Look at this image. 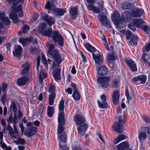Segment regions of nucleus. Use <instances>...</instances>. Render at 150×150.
I'll list each match as a JSON object with an SVG mask.
<instances>
[{"instance_id": "1", "label": "nucleus", "mask_w": 150, "mask_h": 150, "mask_svg": "<svg viewBox=\"0 0 150 150\" xmlns=\"http://www.w3.org/2000/svg\"><path fill=\"white\" fill-rule=\"evenodd\" d=\"M46 45L48 47L49 54L53 57L56 61H54L52 65V69H55L53 72V76L56 81L59 80L61 79V69L59 68V64L62 61L61 56L57 51L54 49L53 44L47 42Z\"/></svg>"}, {"instance_id": "2", "label": "nucleus", "mask_w": 150, "mask_h": 150, "mask_svg": "<svg viewBox=\"0 0 150 150\" xmlns=\"http://www.w3.org/2000/svg\"><path fill=\"white\" fill-rule=\"evenodd\" d=\"M8 124L6 129L8 131V134L10 137L13 139H17L19 137V134L18 131L16 124L17 123V117L14 115L13 118L12 115H10L7 120Z\"/></svg>"}, {"instance_id": "3", "label": "nucleus", "mask_w": 150, "mask_h": 150, "mask_svg": "<svg viewBox=\"0 0 150 150\" xmlns=\"http://www.w3.org/2000/svg\"><path fill=\"white\" fill-rule=\"evenodd\" d=\"M74 120L76 125H80L77 127L79 133L81 136H83L88 127V125L85 123L84 118L81 115L78 114L75 115Z\"/></svg>"}, {"instance_id": "4", "label": "nucleus", "mask_w": 150, "mask_h": 150, "mask_svg": "<svg viewBox=\"0 0 150 150\" xmlns=\"http://www.w3.org/2000/svg\"><path fill=\"white\" fill-rule=\"evenodd\" d=\"M52 34L53 36L51 38L54 42L55 44H57V45L60 47L63 46L64 40L59 32L57 31L54 30Z\"/></svg>"}, {"instance_id": "5", "label": "nucleus", "mask_w": 150, "mask_h": 150, "mask_svg": "<svg viewBox=\"0 0 150 150\" xmlns=\"http://www.w3.org/2000/svg\"><path fill=\"white\" fill-rule=\"evenodd\" d=\"M24 1V0H7L8 3H12V10L16 12H18L21 10L22 6L21 4H19L16 8L15 6L19 3H23Z\"/></svg>"}, {"instance_id": "6", "label": "nucleus", "mask_w": 150, "mask_h": 150, "mask_svg": "<svg viewBox=\"0 0 150 150\" xmlns=\"http://www.w3.org/2000/svg\"><path fill=\"white\" fill-rule=\"evenodd\" d=\"M110 80V77L108 76L99 77L97 79V82L101 86L105 88H108L109 86Z\"/></svg>"}, {"instance_id": "7", "label": "nucleus", "mask_w": 150, "mask_h": 150, "mask_svg": "<svg viewBox=\"0 0 150 150\" xmlns=\"http://www.w3.org/2000/svg\"><path fill=\"white\" fill-rule=\"evenodd\" d=\"M147 77L144 75H141L132 78L131 81L134 83L137 84H144L146 81Z\"/></svg>"}, {"instance_id": "8", "label": "nucleus", "mask_w": 150, "mask_h": 150, "mask_svg": "<svg viewBox=\"0 0 150 150\" xmlns=\"http://www.w3.org/2000/svg\"><path fill=\"white\" fill-rule=\"evenodd\" d=\"M55 90V86L53 84H50L49 88V92L51 93L49 97V104L50 105H53L54 103L55 97V93L54 92Z\"/></svg>"}, {"instance_id": "9", "label": "nucleus", "mask_w": 150, "mask_h": 150, "mask_svg": "<svg viewBox=\"0 0 150 150\" xmlns=\"http://www.w3.org/2000/svg\"><path fill=\"white\" fill-rule=\"evenodd\" d=\"M102 13L99 14L98 16L99 17V20L102 25L106 26H109L110 28H111V26L110 24V22L107 17L106 15L105 14L103 15Z\"/></svg>"}, {"instance_id": "10", "label": "nucleus", "mask_w": 150, "mask_h": 150, "mask_svg": "<svg viewBox=\"0 0 150 150\" xmlns=\"http://www.w3.org/2000/svg\"><path fill=\"white\" fill-rule=\"evenodd\" d=\"M103 3L102 2L101 4L98 7H95L93 5L90 4L88 5L87 7L89 11H92L94 13H98L100 11L105 9V8H103Z\"/></svg>"}, {"instance_id": "11", "label": "nucleus", "mask_w": 150, "mask_h": 150, "mask_svg": "<svg viewBox=\"0 0 150 150\" xmlns=\"http://www.w3.org/2000/svg\"><path fill=\"white\" fill-rule=\"evenodd\" d=\"M102 101L97 100V103L99 108H106L108 107V104L106 102V97L105 95L103 94L100 96Z\"/></svg>"}, {"instance_id": "12", "label": "nucleus", "mask_w": 150, "mask_h": 150, "mask_svg": "<svg viewBox=\"0 0 150 150\" xmlns=\"http://www.w3.org/2000/svg\"><path fill=\"white\" fill-rule=\"evenodd\" d=\"M144 12V11L143 9L137 8L132 11L130 15L134 17H140L142 16Z\"/></svg>"}, {"instance_id": "13", "label": "nucleus", "mask_w": 150, "mask_h": 150, "mask_svg": "<svg viewBox=\"0 0 150 150\" xmlns=\"http://www.w3.org/2000/svg\"><path fill=\"white\" fill-rule=\"evenodd\" d=\"M37 131V128L34 126H32L27 128L25 130L24 134L28 137L33 136Z\"/></svg>"}, {"instance_id": "14", "label": "nucleus", "mask_w": 150, "mask_h": 150, "mask_svg": "<svg viewBox=\"0 0 150 150\" xmlns=\"http://www.w3.org/2000/svg\"><path fill=\"white\" fill-rule=\"evenodd\" d=\"M64 101L63 100H62L59 102L58 105L59 112L58 118H64Z\"/></svg>"}, {"instance_id": "15", "label": "nucleus", "mask_w": 150, "mask_h": 150, "mask_svg": "<svg viewBox=\"0 0 150 150\" xmlns=\"http://www.w3.org/2000/svg\"><path fill=\"white\" fill-rule=\"evenodd\" d=\"M58 125L57 129L58 134H61L62 133L64 130V128L62 126L65 123L64 118H58Z\"/></svg>"}, {"instance_id": "16", "label": "nucleus", "mask_w": 150, "mask_h": 150, "mask_svg": "<svg viewBox=\"0 0 150 150\" xmlns=\"http://www.w3.org/2000/svg\"><path fill=\"white\" fill-rule=\"evenodd\" d=\"M98 74L99 75H104L107 74L108 71V69L105 66H99L98 65L96 67Z\"/></svg>"}, {"instance_id": "17", "label": "nucleus", "mask_w": 150, "mask_h": 150, "mask_svg": "<svg viewBox=\"0 0 150 150\" xmlns=\"http://www.w3.org/2000/svg\"><path fill=\"white\" fill-rule=\"evenodd\" d=\"M93 58L94 59L96 63V67H97L99 65L101 64L103 62V57L102 55L100 54H95L92 53Z\"/></svg>"}, {"instance_id": "18", "label": "nucleus", "mask_w": 150, "mask_h": 150, "mask_svg": "<svg viewBox=\"0 0 150 150\" xmlns=\"http://www.w3.org/2000/svg\"><path fill=\"white\" fill-rule=\"evenodd\" d=\"M122 125V124L120 123L119 122H116L112 125V128L118 133H122L123 131Z\"/></svg>"}, {"instance_id": "19", "label": "nucleus", "mask_w": 150, "mask_h": 150, "mask_svg": "<svg viewBox=\"0 0 150 150\" xmlns=\"http://www.w3.org/2000/svg\"><path fill=\"white\" fill-rule=\"evenodd\" d=\"M126 62L132 71H137V68L136 64L133 60L131 59H127Z\"/></svg>"}, {"instance_id": "20", "label": "nucleus", "mask_w": 150, "mask_h": 150, "mask_svg": "<svg viewBox=\"0 0 150 150\" xmlns=\"http://www.w3.org/2000/svg\"><path fill=\"white\" fill-rule=\"evenodd\" d=\"M120 96L119 90H115L114 91L113 94L112 96V98L113 102L114 104L117 105L118 103L119 100Z\"/></svg>"}, {"instance_id": "21", "label": "nucleus", "mask_w": 150, "mask_h": 150, "mask_svg": "<svg viewBox=\"0 0 150 150\" xmlns=\"http://www.w3.org/2000/svg\"><path fill=\"white\" fill-rule=\"evenodd\" d=\"M78 8L76 7H71L69 9V13L72 18H75L78 15Z\"/></svg>"}, {"instance_id": "22", "label": "nucleus", "mask_w": 150, "mask_h": 150, "mask_svg": "<svg viewBox=\"0 0 150 150\" xmlns=\"http://www.w3.org/2000/svg\"><path fill=\"white\" fill-rule=\"evenodd\" d=\"M0 20L2 23L6 25H8L10 22L8 18L5 16L4 13L1 12H0Z\"/></svg>"}, {"instance_id": "23", "label": "nucleus", "mask_w": 150, "mask_h": 150, "mask_svg": "<svg viewBox=\"0 0 150 150\" xmlns=\"http://www.w3.org/2000/svg\"><path fill=\"white\" fill-rule=\"evenodd\" d=\"M55 0H48L45 4V8L48 10H53L55 7Z\"/></svg>"}, {"instance_id": "24", "label": "nucleus", "mask_w": 150, "mask_h": 150, "mask_svg": "<svg viewBox=\"0 0 150 150\" xmlns=\"http://www.w3.org/2000/svg\"><path fill=\"white\" fill-rule=\"evenodd\" d=\"M33 38L30 37L26 38H21L19 39V41L20 43L22 44L24 46L27 45L33 41Z\"/></svg>"}, {"instance_id": "25", "label": "nucleus", "mask_w": 150, "mask_h": 150, "mask_svg": "<svg viewBox=\"0 0 150 150\" xmlns=\"http://www.w3.org/2000/svg\"><path fill=\"white\" fill-rule=\"evenodd\" d=\"M42 18L47 22L50 26H51L52 24H54L55 21V19L54 18L49 16L47 14L43 16Z\"/></svg>"}, {"instance_id": "26", "label": "nucleus", "mask_w": 150, "mask_h": 150, "mask_svg": "<svg viewBox=\"0 0 150 150\" xmlns=\"http://www.w3.org/2000/svg\"><path fill=\"white\" fill-rule=\"evenodd\" d=\"M129 147V145L127 142H122L117 146L116 148L118 150H126Z\"/></svg>"}, {"instance_id": "27", "label": "nucleus", "mask_w": 150, "mask_h": 150, "mask_svg": "<svg viewBox=\"0 0 150 150\" xmlns=\"http://www.w3.org/2000/svg\"><path fill=\"white\" fill-rule=\"evenodd\" d=\"M53 31H52V28H49L45 30L41 34L43 35L52 38L53 36Z\"/></svg>"}, {"instance_id": "28", "label": "nucleus", "mask_w": 150, "mask_h": 150, "mask_svg": "<svg viewBox=\"0 0 150 150\" xmlns=\"http://www.w3.org/2000/svg\"><path fill=\"white\" fill-rule=\"evenodd\" d=\"M54 14L56 16H60L63 15L66 11L65 9L61 8H57L54 10Z\"/></svg>"}, {"instance_id": "29", "label": "nucleus", "mask_w": 150, "mask_h": 150, "mask_svg": "<svg viewBox=\"0 0 150 150\" xmlns=\"http://www.w3.org/2000/svg\"><path fill=\"white\" fill-rule=\"evenodd\" d=\"M124 17V16L120 17L119 13L117 11H114L113 14H112V19L114 23H115L117 21L119 20L122 18Z\"/></svg>"}, {"instance_id": "30", "label": "nucleus", "mask_w": 150, "mask_h": 150, "mask_svg": "<svg viewBox=\"0 0 150 150\" xmlns=\"http://www.w3.org/2000/svg\"><path fill=\"white\" fill-rule=\"evenodd\" d=\"M124 17L122 18V19H120L119 20L116 22L115 23H114V24L116 25L117 27L118 28H122L123 27L126 25L125 23L124 20Z\"/></svg>"}, {"instance_id": "31", "label": "nucleus", "mask_w": 150, "mask_h": 150, "mask_svg": "<svg viewBox=\"0 0 150 150\" xmlns=\"http://www.w3.org/2000/svg\"><path fill=\"white\" fill-rule=\"evenodd\" d=\"M22 48L19 45L16 46L14 50L13 51V53L14 55L19 56L21 54Z\"/></svg>"}, {"instance_id": "32", "label": "nucleus", "mask_w": 150, "mask_h": 150, "mask_svg": "<svg viewBox=\"0 0 150 150\" xmlns=\"http://www.w3.org/2000/svg\"><path fill=\"white\" fill-rule=\"evenodd\" d=\"M28 80V78L25 76H23L18 79L17 80V83L19 86L24 85Z\"/></svg>"}, {"instance_id": "33", "label": "nucleus", "mask_w": 150, "mask_h": 150, "mask_svg": "<svg viewBox=\"0 0 150 150\" xmlns=\"http://www.w3.org/2000/svg\"><path fill=\"white\" fill-rule=\"evenodd\" d=\"M134 7L133 4L128 2H124L122 5V7L124 9H131Z\"/></svg>"}, {"instance_id": "34", "label": "nucleus", "mask_w": 150, "mask_h": 150, "mask_svg": "<svg viewBox=\"0 0 150 150\" xmlns=\"http://www.w3.org/2000/svg\"><path fill=\"white\" fill-rule=\"evenodd\" d=\"M9 17L15 23H17L18 22L17 14L13 12H11L9 14Z\"/></svg>"}, {"instance_id": "35", "label": "nucleus", "mask_w": 150, "mask_h": 150, "mask_svg": "<svg viewBox=\"0 0 150 150\" xmlns=\"http://www.w3.org/2000/svg\"><path fill=\"white\" fill-rule=\"evenodd\" d=\"M138 40L137 37L136 35H132L130 37V41H129V43L132 45H137Z\"/></svg>"}, {"instance_id": "36", "label": "nucleus", "mask_w": 150, "mask_h": 150, "mask_svg": "<svg viewBox=\"0 0 150 150\" xmlns=\"http://www.w3.org/2000/svg\"><path fill=\"white\" fill-rule=\"evenodd\" d=\"M144 22V21L141 19H135L133 21L136 27L138 28L140 27Z\"/></svg>"}, {"instance_id": "37", "label": "nucleus", "mask_w": 150, "mask_h": 150, "mask_svg": "<svg viewBox=\"0 0 150 150\" xmlns=\"http://www.w3.org/2000/svg\"><path fill=\"white\" fill-rule=\"evenodd\" d=\"M23 67L24 69L22 71V73L23 75H25L28 72L30 65L28 63H26L23 65Z\"/></svg>"}, {"instance_id": "38", "label": "nucleus", "mask_w": 150, "mask_h": 150, "mask_svg": "<svg viewBox=\"0 0 150 150\" xmlns=\"http://www.w3.org/2000/svg\"><path fill=\"white\" fill-rule=\"evenodd\" d=\"M126 138V137L125 135L122 134H120L119 135L116 139L114 140V143L117 144Z\"/></svg>"}, {"instance_id": "39", "label": "nucleus", "mask_w": 150, "mask_h": 150, "mask_svg": "<svg viewBox=\"0 0 150 150\" xmlns=\"http://www.w3.org/2000/svg\"><path fill=\"white\" fill-rule=\"evenodd\" d=\"M54 109L52 107L48 106L47 108V114L49 117H51L53 115L54 112Z\"/></svg>"}, {"instance_id": "40", "label": "nucleus", "mask_w": 150, "mask_h": 150, "mask_svg": "<svg viewBox=\"0 0 150 150\" xmlns=\"http://www.w3.org/2000/svg\"><path fill=\"white\" fill-rule=\"evenodd\" d=\"M10 109L11 110H13L14 113V115H16V113L17 111V108L15 102L13 101H11L10 106Z\"/></svg>"}, {"instance_id": "41", "label": "nucleus", "mask_w": 150, "mask_h": 150, "mask_svg": "<svg viewBox=\"0 0 150 150\" xmlns=\"http://www.w3.org/2000/svg\"><path fill=\"white\" fill-rule=\"evenodd\" d=\"M147 135L146 132H141L139 134V138L141 142L144 140L146 137Z\"/></svg>"}, {"instance_id": "42", "label": "nucleus", "mask_w": 150, "mask_h": 150, "mask_svg": "<svg viewBox=\"0 0 150 150\" xmlns=\"http://www.w3.org/2000/svg\"><path fill=\"white\" fill-rule=\"evenodd\" d=\"M84 47L88 51L91 52H93L96 50L95 48L88 43L84 44Z\"/></svg>"}, {"instance_id": "43", "label": "nucleus", "mask_w": 150, "mask_h": 150, "mask_svg": "<svg viewBox=\"0 0 150 150\" xmlns=\"http://www.w3.org/2000/svg\"><path fill=\"white\" fill-rule=\"evenodd\" d=\"M72 96L75 100H77L80 99V96L77 90L74 91Z\"/></svg>"}, {"instance_id": "44", "label": "nucleus", "mask_w": 150, "mask_h": 150, "mask_svg": "<svg viewBox=\"0 0 150 150\" xmlns=\"http://www.w3.org/2000/svg\"><path fill=\"white\" fill-rule=\"evenodd\" d=\"M16 140H15L14 141V142L17 144H20L23 145L25 144V140L21 138L20 136Z\"/></svg>"}, {"instance_id": "45", "label": "nucleus", "mask_w": 150, "mask_h": 150, "mask_svg": "<svg viewBox=\"0 0 150 150\" xmlns=\"http://www.w3.org/2000/svg\"><path fill=\"white\" fill-rule=\"evenodd\" d=\"M66 139V135L65 133H64L59 137V139L60 140V142H61V143H63L64 144H65Z\"/></svg>"}, {"instance_id": "46", "label": "nucleus", "mask_w": 150, "mask_h": 150, "mask_svg": "<svg viewBox=\"0 0 150 150\" xmlns=\"http://www.w3.org/2000/svg\"><path fill=\"white\" fill-rule=\"evenodd\" d=\"M39 78L40 81H42L47 76L46 74L43 71H40L38 74Z\"/></svg>"}, {"instance_id": "47", "label": "nucleus", "mask_w": 150, "mask_h": 150, "mask_svg": "<svg viewBox=\"0 0 150 150\" xmlns=\"http://www.w3.org/2000/svg\"><path fill=\"white\" fill-rule=\"evenodd\" d=\"M42 63L45 65L46 68H48V65L45 56L43 54H42Z\"/></svg>"}, {"instance_id": "48", "label": "nucleus", "mask_w": 150, "mask_h": 150, "mask_svg": "<svg viewBox=\"0 0 150 150\" xmlns=\"http://www.w3.org/2000/svg\"><path fill=\"white\" fill-rule=\"evenodd\" d=\"M47 25L46 23H42L40 25L38 30L39 32L41 33L45 30L44 29L47 27Z\"/></svg>"}, {"instance_id": "49", "label": "nucleus", "mask_w": 150, "mask_h": 150, "mask_svg": "<svg viewBox=\"0 0 150 150\" xmlns=\"http://www.w3.org/2000/svg\"><path fill=\"white\" fill-rule=\"evenodd\" d=\"M125 120L126 118L125 115H123V117L120 116L119 117L118 122L120 123H121V124L123 125L124 124Z\"/></svg>"}, {"instance_id": "50", "label": "nucleus", "mask_w": 150, "mask_h": 150, "mask_svg": "<svg viewBox=\"0 0 150 150\" xmlns=\"http://www.w3.org/2000/svg\"><path fill=\"white\" fill-rule=\"evenodd\" d=\"M143 29L147 33H150V27L147 25H143L142 27Z\"/></svg>"}, {"instance_id": "51", "label": "nucleus", "mask_w": 150, "mask_h": 150, "mask_svg": "<svg viewBox=\"0 0 150 150\" xmlns=\"http://www.w3.org/2000/svg\"><path fill=\"white\" fill-rule=\"evenodd\" d=\"M107 59L108 61H111L115 59L114 54H108L107 55Z\"/></svg>"}, {"instance_id": "52", "label": "nucleus", "mask_w": 150, "mask_h": 150, "mask_svg": "<svg viewBox=\"0 0 150 150\" xmlns=\"http://www.w3.org/2000/svg\"><path fill=\"white\" fill-rule=\"evenodd\" d=\"M61 142H59V145L60 147L62 150H68V149L66 145V144H62Z\"/></svg>"}, {"instance_id": "53", "label": "nucleus", "mask_w": 150, "mask_h": 150, "mask_svg": "<svg viewBox=\"0 0 150 150\" xmlns=\"http://www.w3.org/2000/svg\"><path fill=\"white\" fill-rule=\"evenodd\" d=\"M125 95L127 98L128 103H129V101L131 99V97L129 96V91L127 89H126V90Z\"/></svg>"}, {"instance_id": "54", "label": "nucleus", "mask_w": 150, "mask_h": 150, "mask_svg": "<svg viewBox=\"0 0 150 150\" xmlns=\"http://www.w3.org/2000/svg\"><path fill=\"white\" fill-rule=\"evenodd\" d=\"M126 38L127 40H129V38H130L131 36L133 35L131 32L129 30L126 32Z\"/></svg>"}, {"instance_id": "55", "label": "nucleus", "mask_w": 150, "mask_h": 150, "mask_svg": "<svg viewBox=\"0 0 150 150\" xmlns=\"http://www.w3.org/2000/svg\"><path fill=\"white\" fill-rule=\"evenodd\" d=\"M119 82L117 80H115L112 81V86L113 88H117L118 86Z\"/></svg>"}, {"instance_id": "56", "label": "nucleus", "mask_w": 150, "mask_h": 150, "mask_svg": "<svg viewBox=\"0 0 150 150\" xmlns=\"http://www.w3.org/2000/svg\"><path fill=\"white\" fill-rule=\"evenodd\" d=\"M29 26L27 25H24L23 28V32L24 33L28 32L29 29Z\"/></svg>"}, {"instance_id": "57", "label": "nucleus", "mask_w": 150, "mask_h": 150, "mask_svg": "<svg viewBox=\"0 0 150 150\" xmlns=\"http://www.w3.org/2000/svg\"><path fill=\"white\" fill-rule=\"evenodd\" d=\"M7 87V84L5 83H2V91H5Z\"/></svg>"}, {"instance_id": "58", "label": "nucleus", "mask_w": 150, "mask_h": 150, "mask_svg": "<svg viewBox=\"0 0 150 150\" xmlns=\"http://www.w3.org/2000/svg\"><path fill=\"white\" fill-rule=\"evenodd\" d=\"M128 27L133 31H134L135 30V27L134 25H132V23L129 24L128 25Z\"/></svg>"}, {"instance_id": "59", "label": "nucleus", "mask_w": 150, "mask_h": 150, "mask_svg": "<svg viewBox=\"0 0 150 150\" xmlns=\"http://www.w3.org/2000/svg\"><path fill=\"white\" fill-rule=\"evenodd\" d=\"M74 90H77V87L76 85L74 83H71L70 86Z\"/></svg>"}, {"instance_id": "60", "label": "nucleus", "mask_w": 150, "mask_h": 150, "mask_svg": "<svg viewBox=\"0 0 150 150\" xmlns=\"http://www.w3.org/2000/svg\"><path fill=\"white\" fill-rule=\"evenodd\" d=\"M144 119L146 123H150V117L144 116Z\"/></svg>"}, {"instance_id": "61", "label": "nucleus", "mask_w": 150, "mask_h": 150, "mask_svg": "<svg viewBox=\"0 0 150 150\" xmlns=\"http://www.w3.org/2000/svg\"><path fill=\"white\" fill-rule=\"evenodd\" d=\"M0 144L1 146L3 149H5L6 146L5 144L3 142V140H0Z\"/></svg>"}, {"instance_id": "62", "label": "nucleus", "mask_w": 150, "mask_h": 150, "mask_svg": "<svg viewBox=\"0 0 150 150\" xmlns=\"http://www.w3.org/2000/svg\"><path fill=\"white\" fill-rule=\"evenodd\" d=\"M144 130L148 134L150 135V126L145 127Z\"/></svg>"}, {"instance_id": "63", "label": "nucleus", "mask_w": 150, "mask_h": 150, "mask_svg": "<svg viewBox=\"0 0 150 150\" xmlns=\"http://www.w3.org/2000/svg\"><path fill=\"white\" fill-rule=\"evenodd\" d=\"M66 92H67L68 93L71 94L72 93V91L71 88H68L66 90Z\"/></svg>"}, {"instance_id": "64", "label": "nucleus", "mask_w": 150, "mask_h": 150, "mask_svg": "<svg viewBox=\"0 0 150 150\" xmlns=\"http://www.w3.org/2000/svg\"><path fill=\"white\" fill-rule=\"evenodd\" d=\"M145 50L147 52H148L150 50V43L146 46Z\"/></svg>"}]
</instances>
